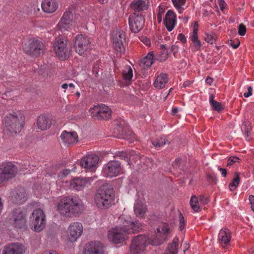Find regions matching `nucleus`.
Segmentation results:
<instances>
[{
	"label": "nucleus",
	"mask_w": 254,
	"mask_h": 254,
	"mask_svg": "<svg viewBox=\"0 0 254 254\" xmlns=\"http://www.w3.org/2000/svg\"><path fill=\"white\" fill-rule=\"evenodd\" d=\"M54 50L59 59L65 60L67 59L70 54L71 46L68 41L63 37H58L54 44Z\"/></svg>",
	"instance_id": "obj_8"
},
{
	"label": "nucleus",
	"mask_w": 254,
	"mask_h": 254,
	"mask_svg": "<svg viewBox=\"0 0 254 254\" xmlns=\"http://www.w3.org/2000/svg\"><path fill=\"white\" fill-rule=\"evenodd\" d=\"M208 199L204 196H200L198 198L200 204H206L208 203Z\"/></svg>",
	"instance_id": "obj_47"
},
{
	"label": "nucleus",
	"mask_w": 254,
	"mask_h": 254,
	"mask_svg": "<svg viewBox=\"0 0 254 254\" xmlns=\"http://www.w3.org/2000/svg\"><path fill=\"white\" fill-rule=\"evenodd\" d=\"M70 172V171L69 170H65L63 171V173L64 175L66 176Z\"/></svg>",
	"instance_id": "obj_63"
},
{
	"label": "nucleus",
	"mask_w": 254,
	"mask_h": 254,
	"mask_svg": "<svg viewBox=\"0 0 254 254\" xmlns=\"http://www.w3.org/2000/svg\"><path fill=\"white\" fill-rule=\"evenodd\" d=\"M90 39L85 35L78 34L74 40V48L76 52L80 55H83L90 48Z\"/></svg>",
	"instance_id": "obj_11"
},
{
	"label": "nucleus",
	"mask_w": 254,
	"mask_h": 254,
	"mask_svg": "<svg viewBox=\"0 0 254 254\" xmlns=\"http://www.w3.org/2000/svg\"><path fill=\"white\" fill-rule=\"evenodd\" d=\"M145 19L142 13L133 12L130 15L128 23L130 30L135 33L141 30L144 25Z\"/></svg>",
	"instance_id": "obj_12"
},
{
	"label": "nucleus",
	"mask_w": 254,
	"mask_h": 254,
	"mask_svg": "<svg viewBox=\"0 0 254 254\" xmlns=\"http://www.w3.org/2000/svg\"><path fill=\"white\" fill-rule=\"evenodd\" d=\"M174 6L179 13H182L186 9V0H172Z\"/></svg>",
	"instance_id": "obj_33"
},
{
	"label": "nucleus",
	"mask_w": 254,
	"mask_h": 254,
	"mask_svg": "<svg viewBox=\"0 0 254 254\" xmlns=\"http://www.w3.org/2000/svg\"><path fill=\"white\" fill-rule=\"evenodd\" d=\"M192 83V81L190 80H187L184 82L183 86L185 87H189L190 85Z\"/></svg>",
	"instance_id": "obj_56"
},
{
	"label": "nucleus",
	"mask_w": 254,
	"mask_h": 254,
	"mask_svg": "<svg viewBox=\"0 0 254 254\" xmlns=\"http://www.w3.org/2000/svg\"><path fill=\"white\" fill-rule=\"evenodd\" d=\"M225 3L224 0H219V6L221 10H223L224 9V5Z\"/></svg>",
	"instance_id": "obj_57"
},
{
	"label": "nucleus",
	"mask_w": 254,
	"mask_h": 254,
	"mask_svg": "<svg viewBox=\"0 0 254 254\" xmlns=\"http://www.w3.org/2000/svg\"><path fill=\"white\" fill-rule=\"evenodd\" d=\"M239 161V158L236 156L231 157L228 161V165H231L234 164V163L238 162Z\"/></svg>",
	"instance_id": "obj_46"
},
{
	"label": "nucleus",
	"mask_w": 254,
	"mask_h": 254,
	"mask_svg": "<svg viewBox=\"0 0 254 254\" xmlns=\"http://www.w3.org/2000/svg\"><path fill=\"white\" fill-rule=\"evenodd\" d=\"M41 6L45 12L52 13L57 9L58 4L56 0H43Z\"/></svg>",
	"instance_id": "obj_29"
},
{
	"label": "nucleus",
	"mask_w": 254,
	"mask_h": 254,
	"mask_svg": "<svg viewBox=\"0 0 254 254\" xmlns=\"http://www.w3.org/2000/svg\"><path fill=\"white\" fill-rule=\"evenodd\" d=\"M249 201L251 205V209L253 211H254V195H250Z\"/></svg>",
	"instance_id": "obj_50"
},
{
	"label": "nucleus",
	"mask_w": 254,
	"mask_h": 254,
	"mask_svg": "<svg viewBox=\"0 0 254 254\" xmlns=\"http://www.w3.org/2000/svg\"><path fill=\"white\" fill-rule=\"evenodd\" d=\"M246 27L242 23L240 24L238 27V34L241 36H244L246 33Z\"/></svg>",
	"instance_id": "obj_44"
},
{
	"label": "nucleus",
	"mask_w": 254,
	"mask_h": 254,
	"mask_svg": "<svg viewBox=\"0 0 254 254\" xmlns=\"http://www.w3.org/2000/svg\"><path fill=\"white\" fill-rule=\"evenodd\" d=\"M115 198L113 189L107 186H101L98 190L95 196V203L101 209L108 208L111 206Z\"/></svg>",
	"instance_id": "obj_5"
},
{
	"label": "nucleus",
	"mask_w": 254,
	"mask_h": 254,
	"mask_svg": "<svg viewBox=\"0 0 254 254\" xmlns=\"http://www.w3.org/2000/svg\"><path fill=\"white\" fill-rule=\"evenodd\" d=\"M239 182L240 179L239 176H237L235 177L232 182H231L229 185V189L231 191H233L236 189L239 184Z\"/></svg>",
	"instance_id": "obj_42"
},
{
	"label": "nucleus",
	"mask_w": 254,
	"mask_h": 254,
	"mask_svg": "<svg viewBox=\"0 0 254 254\" xmlns=\"http://www.w3.org/2000/svg\"><path fill=\"white\" fill-rule=\"evenodd\" d=\"M89 112L92 117L103 120L110 119L112 113L111 108L103 104L94 106L90 109Z\"/></svg>",
	"instance_id": "obj_9"
},
{
	"label": "nucleus",
	"mask_w": 254,
	"mask_h": 254,
	"mask_svg": "<svg viewBox=\"0 0 254 254\" xmlns=\"http://www.w3.org/2000/svg\"><path fill=\"white\" fill-rule=\"evenodd\" d=\"M231 239V236L229 229L223 228L220 230L219 233V241L223 247L225 248L229 245Z\"/></svg>",
	"instance_id": "obj_26"
},
{
	"label": "nucleus",
	"mask_w": 254,
	"mask_h": 254,
	"mask_svg": "<svg viewBox=\"0 0 254 254\" xmlns=\"http://www.w3.org/2000/svg\"><path fill=\"white\" fill-rule=\"evenodd\" d=\"M191 40L193 44V46L195 48V50L196 51H199L200 50V48L201 46V42L198 40V37L196 36H191Z\"/></svg>",
	"instance_id": "obj_38"
},
{
	"label": "nucleus",
	"mask_w": 254,
	"mask_h": 254,
	"mask_svg": "<svg viewBox=\"0 0 254 254\" xmlns=\"http://www.w3.org/2000/svg\"><path fill=\"white\" fill-rule=\"evenodd\" d=\"M128 156H129V158L127 162L129 165L132 164V162H136L137 159H140V157L138 154H135L134 151L129 152Z\"/></svg>",
	"instance_id": "obj_39"
},
{
	"label": "nucleus",
	"mask_w": 254,
	"mask_h": 254,
	"mask_svg": "<svg viewBox=\"0 0 254 254\" xmlns=\"http://www.w3.org/2000/svg\"><path fill=\"white\" fill-rule=\"evenodd\" d=\"M219 170L221 172L222 176H223L224 177L226 176L227 172H226V170L225 169L220 168L219 169Z\"/></svg>",
	"instance_id": "obj_55"
},
{
	"label": "nucleus",
	"mask_w": 254,
	"mask_h": 254,
	"mask_svg": "<svg viewBox=\"0 0 254 254\" xmlns=\"http://www.w3.org/2000/svg\"><path fill=\"white\" fill-rule=\"evenodd\" d=\"M209 101L212 108L214 110L219 112L223 109V106L222 104L220 102L214 101L213 100V96H210Z\"/></svg>",
	"instance_id": "obj_36"
},
{
	"label": "nucleus",
	"mask_w": 254,
	"mask_h": 254,
	"mask_svg": "<svg viewBox=\"0 0 254 254\" xmlns=\"http://www.w3.org/2000/svg\"><path fill=\"white\" fill-rule=\"evenodd\" d=\"M24 251L23 245L18 243H13L4 247L2 254H22Z\"/></svg>",
	"instance_id": "obj_20"
},
{
	"label": "nucleus",
	"mask_w": 254,
	"mask_h": 254,
	"mask_svg": "<svg viewBox=\"0 0 254 254\" xmlns=\"http://www.w3.org/2000/svg\"><path fill=\"white\" fill-rule=\"evenodd\" d=\"M253 88L251 86L248 87V92L244 93V96H250L252 95Z\"/></svg>",
	"instance_id": "obj_52"
},
{
	"label": "nucleus",
	"mask_w": 254,
	"mask_h": 254,
	"mask_svg": "<svg viewBox=\"0 0 254 254\" xmlns=\"http://www.w3.org/2000/svg\"><path fill=\"white\" fill-rule=\"evenodd\" d=\"M239 43L238 44H233L232 43H231V45L233 47L234 49H237L239 46Z\"/></svg>",
	"instance_id": "obj_62"
},
{
	"label": "nucleus",
	"mask_w": 254,
	"mask_h": 254,
	"mask_svg": "<svg viewBox=\"0 0 254 254\" xmlns=\"http://www.w3.org/2000/svg\"><path fill=\"white\" fill-rule=\"evenodd\" d=\"M194 35L196 36V37H198V35H197V28L196 27L195 25L194 27L192 36H194Z\"/></svg>",
	"instance_id": "obj_59"
},
{
	"label": "nucleus",
	"mask_w": 254,
	"mask_h": 254,
	"mask_svg": "<svg viewBox=\"0 0 254 254\" xmlns=\"http://www.w3.org/2000/svg\"><path fill=\"white\" fill-rule=\"evenodd\" d=\"M179 50V47L178 46L176 45H173L171 47V50L175 54V53H177Z\"/></svg>",
	"instance_id": "obj_54"
},
{
	"label": "nucleus",
	"mask_w": 254,
	"mask_h": 254,
	"mask_svg": "<svg viewBox=\"0 0 254 254\" xmlns=\"http://www.w3.org/2000/svg\"><path fill=\"white\" fill-rule=\"evenodd\" d=\"M83 233V226L81 223L77 222L71 223L66 232L62 236V240L66 243H74L81 236Z\"/></svg>",
	"instance_id": "obj_7"
},
{
	"label": "nucleus",
	"mask_w": 254,
	"mask_h": 254,
	"mask_svg": "<svg viewBox=\"0 0 254 254\" xmlns=\"http://www.w3.org/2000/svg\"><path fill=\"white\" fill-rule=\"evenodd\" d=\"M99 161V157L94 154H88L83 157L80 162V165L92 171H94L97 168Z\"/></svg>",
	"instance_id": "obj_15"
},
{
	"label": "nucleus",
	"mask_w": 254,
	"mask_h": 254,
	"mask_svg": "<svg viewBox=\"0 0 254 254\" xmlns=\"http://www.w3.org/2000/svg\"><path fill=\"white\" fill-rule=\"evenodd\" d=\"M24 116L20 112H12L5 115L2 123V131L5 135L13 136L20 132L23 127Z\"/></svg>",
	"instance_id": "obj_4"
},
{
	"label": "nucleus",
	"mask_w": 254,
	"mask_h": 254,
	"mask_svg": "<svg viewBox=\"0 0 254 254\" xmlns=\"http://www.w3.org/2000/svg\"><path fill=\"white\" fill-rule=\"evenodd\" d=\"M164 49H167L166 46L164 45H162L160 46V49H161V52L160 53L161 54H164Z\"/></svg>",
	"instance_id": "obj_61"
},
{
	"label": "nucleus",
	"mask_w": 254,
	"mask_h": 254,
	"mask_svg": "<svg viewBox=\"0 0 254 254\" xmlns=\"http://www.w3.org/2000/svg\"><path fill=\"white\" fill-rule=\"evenodd\" d=\"M52 125L51 119L45 115H41L38 117L37 120V126L42 130H46L49 129Z\"/></svg>",
	"instance_id": "obj_27"
},
{
	"label": "nucleus",
	"mask_w": 254,
	"mask_h": 254,
	"mask_svg": "<svg viewBox=\"0 0 254 254\" xmlns=\"http://www.w3.org/2000/svg\"><path fill=\"white\" fill-rule=\"evenodd\" d=\"M121 171V164L118 161H111L104 165L102 174L105 177L117 176Z\"/></svg>",
	"instance_id": "obj_13"
},
{
	"label": "nucleus",
	"mask_w": 254,
	"mask_h": 254,
	"mask_svg": "<svg viewBox=\"0 0 254 254\" xmlns=\"http://www.w3.org/2000/svg\"><path fill=\"white\" fill-rule=\"evenodd\" d=\"M42 254H59L55 251H54L52 250H50L45 251V252H44Z\"/></svg>",
	"instance_id": "obj_53"
},
{
	"label": "nucleus",
	"mask_w": 254,
	"mask_h": 254,
	"mask_svg": "<svg viewBox=\"0 0 254 254\" xmlns=\"http://www.w3.org/2000/svg\"><path fill=\"white\" fill-rule=\"evenodd\" d=\"M190 204L194 212H197L200 210V204L198 201V198L196 196H191L190 200Z\"/></svg>",
	"instance_id": "obj_35"
},
{
	"label": "nucleus",
	"mask_w": 254,
	"mask_h": 254,
	"mask_svg": "<svg viewBox=\"0 0 254 254\" xmlns=\"http://www.w3.org/2000/svg\"><path fill=\"white\" fill-rule=\"evenodd\" d=\"M180 219V223H179V228L181 231H183L185 228V222L184 219V218L182 215L180 214L179 216Z\"/></svg>",
	"instance_id": "obj_45"
},
{
	"label": "nucleus",
	"mask_w": 254,
	"mask_h": 254,
	"mask_svg": "<svg viewBox=\"0 0 254 254\" xmlns=\"http://www.w3.org/2000/svg\"><path fill=\"white\" fill-rule=\"evenodd\" d=\"M84 209L82 201L77 197L66 196L62 198L57 205L59 214L65 217H71Z\"/></svg>",
	"instance_id": "obj_3"
},
{
	"label": "nucleus",
	"mask_w": 254,
	"mask_h": 254,
	"mask_svg": "<svg viewBox=\"0 0 254 254\" xmlns=\"http://www.w3.org/2000/svg\"><path fill=\"white\" fill-rule=\"evenodd\" d=\"M205 82L207 84L210 85H212L215 84L214 79L209 76L207 77L205 79Z\"/></svg>",
	"instance_id": "obj_49"
},
{
	"label": "nucleus",
	"mask_w": 254,
	"mask_h": 254,
	"mask_svg": "<svg viewBox=\"0 0 254 254\" xmlns=\"http://www.w3.org/2000/svg\"><path fill=\"white\" fill-rule=\"evenodd\" d=\"M179 239L177 237L174 238L173 242L169 244L165 254H177V247L178 246Z\"/></svg>",
	"instance_id": "obj_32"
},
{
	"label": "nucleus",
	"mask_w": 254,
	"mask_h": 254,
	"mask_svg": "<svg viewBox=\"0 0 254 254\" xmlns=\"http://www.w3.org/2000/svg\"><path fill=\"white\" fill-rule=\"evenodd\" d=\"M177 39L178 40L180 41L182 43H186L187 42V39L185 35L182 33H180Z\"/></svg>",
	"instance_id": "obj_48"
},
{
	"label": "nucleus",
	"mask_w": 254,
	"mask_h": 254,
	"mask_svg": "<svg viewBox=\"0 0 254 254\" xmlns=\"http://www.w3.org/2000/svg\"><path fill=\"white\" fill-rule=\"evenodd\" d=\"M73 9L71 8L64 12L62 18L58 24L59 28L61 31L67 30L70 28V25H72L73 16Z\"/></svg>",
	"instance_id": "obj_17"
},
{
	"label": "nucleus",
	"mask_w": 254,
	"mask_h": 254,
	"mask_svg": "<svg viewBox=\"0 0 254 254\" xmlns=\"http://www.w3.org/2000/svg\"><path fill=\"white\" fill-rule=\"evenodd\" d=\"M46 224V215L40 208L33 210L30 216V226L31 229L36 232L41 231Z\"/></svg>",
	"instance_id": "obj_6"
},
{
	"label": "nucleus",
	"mask_w": 254,
	"mask_h": 254,
	"mask_svg": "<svg viewBox=\"0 0 254 254\" xmlns=\"http://www.w3.org/2000/svg\"><path fill=\"white\" fill-rule=\"evenodd\" d=\"M178 111V108H174L172 110V114L175 115Z\"/></svg>",
	"instance_id": "obj_60"
},
{
	"label": "nucleus",
	"mask_w": 254,
	"mask_h": 254,
	"mask_svg": "<svg viewBox=\"0 0 254 254\" xmlns=\"http://www.w3.org/2000/svg\"><path fill=\"white\" fill-rule=\"evenodd\" d=\"M16 172V167L12 164L8 163L3 168L0 167V183L14 177Z\"/></svg>",
	"instance_id": "obj_16"
},
{
	"label": "nucleus",
	"mask_w": 254,
	"mask_h": 254,
	"mask_svg": "<svg viewBox=\"0 0 254 254\" xmlns=\"http://www.w3.org/2000/svg\"><path fill=\"white\" fill-rule=\"evenodd\" d=\"M62 141L66 145H70L76 143L78 141L77 133L75 131H63L61 134Z\"/></svg>",
	"instance_id": "obj_22"
},
{
	"label": "nucleus",
	"mask_w": 254,
	"mask_h": 254,
	"mask_svg": "<svg viewBox=\"0 0 254 254\" xmlns=\"http://www.w3.org/2000/svg\"><path fill=\"white\" fill-rule=\"evenodd\" d=\"M61 87H62V88L63 89H67V88H68V84L64 83V84H62Z\"/></svg>",
	"instance_id": "obj_64"
},
{
	"label": "nucleus",
	"mask_w": 254,
	"mask_h": 254,
	"mask_svg": "<svg viewBox=\"0 0 254 254\" xmlns=\"http://www.w3.org/2000/svg\"><path fill=\"white\" fill-rule=\"evenodd\" d=\"M92 181L91 178H75L71 181L70 188L76 190H81L89 186Z\"/></svg>",
	"instance_id": "obj_19"
},
{
	"label": "nucleus",
	"mask_w": 254,
	"mask_h": 254,
	"mask_svg": "<svg viewBox=\"0 0 254 254\" xmlns=\"http://www.w3.org/2000/svg\"><path fill=\"white\" fill-rule=\"evenodd\" d=\"M27 214L20 209H16L12 212L10 221L12 225L17 228L24 227L27 223Z\"/></svg>",
	"instance_id": "obj_14"
},
{
	"label": "nucleus",
	"mask_w": 254,
	"mask_h": 254,
	"mask_svg": "<svg viewBox=\"0 0 254 254\" xmlns=\"http://www.w3.org/2000/svg\"><path fill=\"white\" fill-rule=\"evenodd\" d=\"M148 7V0H133L130 4V7L134 12L142 13Z\"/></svg>",
	"instance_id": "obj_23"
},
{
	"label": "nucleus",
	"mask_w": 254,
	"mask_h": 254,
	"mask_svg": "<svg viewBox=\"0 0 254 254\" xmlns=\"http://www.w3.org/2000/svg\"><path fill=\"white\" fill-rule=\"evenodd\" d=\"M117 226L110 229L107 234L108 240L115 244H121L128 240V234L139 232L142 229V224L130 216L123 214L118 219Z\"/></svg>",
	"instance_id": "obj_1"
},
{
	"label": "nucleus",
	"mask_w": 254,
	"mask_h": 254,
	"mask_svg": "<svg viewBox=\"0 0 254 254\" xmlns=\"http://www.w3.org/2000/svg\"><path fill=\"white\" fill-rule=\"evenodd\" d=\"M125 40V35L123 31H118L114 34L113 42L114 48L116 51L120 54L125 52L124 42Z\"/></svg>",
	"instance_id": "obj_18"
},
{
	"label": "nucleus",
	"mask_w": 254,
	"mask_h": 254,
	"mask_svg": "<svg viewBox=\"0 0 254 254\" xmlns=\"http://www.w3.org/2000/svg\"><path fill=\"white\" fill-rule=\"evenodd\" d=\"M146 211V206L140 200H136L134 204V211L137 217H143Z\"/></svg>",
	"instance_id": "obj_30"
},
{
	"label": "nucleus",
	"mask_w": 254,
	"mask_h": 254,
	"mask_svg": "<svg viewBox=\"0 0 254 254\" xmlns=\"http://www.w3.org/2000/svg\"><path fill=\"white\" fill-rule=\"evenodd\" d=\"M242 130L245 134V136H248V134L251 130V127H250V123L249 122H244L243 123L242 127Z\"/></svg>",
	"instance_id": "obj_41"
},
{
	"label": "nucleus",
	"mask_w": 254,
	"mask_h": 254,
	"mask_svg": "<svg viewBox=\"0 0 254 254\" xmlns=\"http://www.w3.org/2000/svg\"><path fill=\"white\" fill-rule=\"evenodd\" d=\"M204 40L208 43L213 44L216 41L215 34L212 32L206 33L204 37Z\"/></svg>",
	"instance_id": "obj_40"
},
{
	"label": "nucleus",
	"mask_w": 254,
	"mask_h": 254,
	"mask_svg": "<svg viewBox=\"0 0 254 254\" xmlns=\"http://www.w3.org/2000/svg\"><path fill=\"white\" fill-rule=\"evenodd\" d=\"M162 14L161 13L160 11H159V12L157 15V21L159 23H160L162 21Z\"/></svg>",
	"instance_id": "obj_58"
},
{
	"label": "nucleus",
	"mask_w": 254,
	"mask_h": 254,
	"mask_svg": "<svg viewBox=\"0 0 254 254\" xmlns=\"http://www.w3.org/2000/svg\"><path fill=\"white\" fill-rule=\"evenodd\" d=\"M164 23L169 31H171L175 27L177 23L176 15L172 10H168L164 20Z\"/></svg>",
	"instance_id": "obj_24"
},
{
	"label": "nucleus",
	"mask_w": 254,
	"mask_h": 254,
	"mask_svg": "<svg viewBox=\"0 0 254 254\" xmlns=\"http://www.w3.org/2000/svg\"><path fill=\"white\" fill-rule=\"evenodd\" d=\"M168 52L167 49H164V54L160 53L156 58V60L162 62L167 60L168 58Z\"/></svg>",
	"instance_id": "obj_43"
},
{
	"label": "nucleus",
	"mask_w": 254,
	"mask_h": 254,
	"mask_svg": "<svg viewBox=\"0 0 254 254\" xmlns=\"http://www.w3.org/2000/svg\"><path fill=\"white\" fill-rule=\"evenodd\" d=\"M119 129H120V135H118L117 137H121L122 135H123L124 134H126V132L124 130V128H123L122 124H121L119 126Z\"/></svg>",
	"instance_id": "obj_51"
},
{
	"label": "nucleus",
	"mask_w": 254,
	"mask_h": 254,
	"mask_svg": "<svg viewBox=\"0 0 254 254\" xmlns=\"http://www.w3.org/2000/svg\"><path fill=\"white\" fill-rule=\"evenodd\" d=\"M166 142L165 137H160L152 140V144L156 148L160 147L164 145Z\"/></svg>",
	"instance_id": "obj_37"
},
{
	"label": "nucleus",
	"mask_w": 254,
	"mask_h": 254,
	"mask_svg": "<svg viewBox=\"0 0 254 254\" xmlns=\"http://www.w3.org/2000/svg\"><path fill=\"white\" fill-rule=\"evenodd\" d=\"M122 75L124 79L126 81H130L133 76L132 69L130 66H127L123 70Z\"/></svg>",
	"instance_id": "obj_34"
},
{
	"label": "nucleus",
	"mask_w": 254,
	"mask_h": 254,
	"mask_svg": "<svg viewBox=\"0 0 254 254\" xmlns=\"http://www.w3.org/2000/svg\"><path fill=\"white\" fill-rule=\"evenodd\" d=\"M83 254H104L103 246L99 242H91L86 246Z\"/></svg>",
	"instance_id": "obj_21"
},
{
	"label": "nucleus",
	"mask_w": 254,
	"mask_h": 254,
	"mask_svg": "<svg viewBox=\"0 0 254 254\" xmlns=\"http://www.w3.org/2000/svg\"><path fill=\"white\" fill-rule=\"evenodd\" d=\"M168 81V75L166 73H162L156 78L154 82V85L156 88L161 89L165 87Z\"/></svg>",
	"instance_id": "obj_31"
},
{
	"label": "nucleus",
	"mask_w": 254,
	"mask_h": 254,
	"mask_svg": "<svg viewBox=\"0 0 254 254\" xmlns=\"http://www.w3.org/2000/svg\"><path fill=\"white\" fill-rule=\"evenodd\" d=\"M170 232L169 225L162 223L156 229L151 232L149 236L138 235L132 241L130 247V254H143L147 243L152 246L161 245L165 241Z\"/></svg>",
	"instance_id": "obj_2"
},
{
	"label": "nucleus",
	"mask_w": 254,
	"mask_h": 254,
	"mask_svg": "<svg viewBox=\"0 0 254 254\" xmlns=\"http://www.w3.org/2000/svg\"><path fill=\"white\" fill-rule=\"evenodd\" d=\"M44 44L40 41L33 39L28 41V44H25L24 50L28 55L33 57H38L43 53Z\"/></svg>",
	"instance_id": "obj_10"
},
{
	"label": "nucleus",
	"mask_w": 254,
	"mask_h": 254,
	"mask_svg": "<svg viewBox=\"0 0 254 254\" xmlns=\"http://www.w3.org/2000/svg\"><path fill=\"white\" fill-rule=\"evenodd\" d=\"M26 192L23 188H20L12 191L11 200L17 204L23 203L27 199Z\"/></svg>",
	"instance_id": "obj_25"
},
{
	"label": "nucleus",
	"mask_w": 254,
	"mask_h": 254,
	"mask_svg": "<svg viewBox=\"0 0 254 254\" xmlns=\"http://www.w3.org/2000/svg\"><path fill=\"white\" fill-rule=\"evenodd\" d=\"M155 57L153 52H150L143 58L139 60V66L143 69H148L153 64Z\"/></svg>",
	"instance_id": "obj_28"
}]
</instances>
